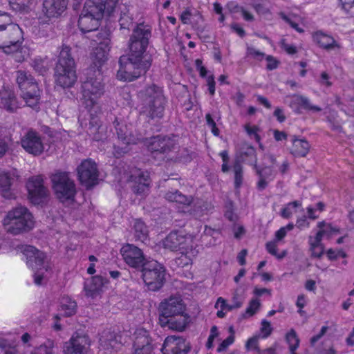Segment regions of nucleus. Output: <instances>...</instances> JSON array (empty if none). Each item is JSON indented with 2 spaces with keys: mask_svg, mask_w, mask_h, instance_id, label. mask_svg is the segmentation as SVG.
Masks as SVG:
<instances>
[{
  "mask_svg": "<svg viewBox=\"0 0 354 354\" xmlns=\"http://www.w3.org/2000/svg\"><path fill=\"white\" fill-rule=\"evenodd\" d=\"M132 354H156L149 333L144 328H137L133 333Z\"/></svg>",
  "mask_w": 354,
  "mask_h": 354,
  "instance_id": "15",
  "label": "nucleus"
},
{
  "mask_svg": "<svg viewBox=\"0 0 354 354\" xmlns=\"http://www.w3.org/2000/svg\"><path fill=\"white\" fill-rule=\"evenodd\" d=\"M144 282L151 290L155 291L162 287L165 281V270L156 261L146 262L142 266Z\"/></svg>",
  "mask_w": 354,
  "mask_h": 354,
  "instance_id": "12",
  "label": "nucleus"
},
{
  "mask_svg": "<svg viewBox=\"0 0 354 354\" xmlns=\"http://www.w3.org/2000/svg\"><path fill=\"white\" fill-rule=\"evenodd\" d=\"M295 225L292 223H288L287 225L281 227L275 232L274 240L277 242L281 241L287 234V233L293 230Z\"/></svg>",
  "mask_w": 354,
  "mask_h": 354,
  "instance_id": "53",
  "label": "nucleus"
},
{
  "mask_svg": "<svg viewBox=\"0 0 354 354\" xmlns=\"http://www.w3.org/2000/svg\"><path fill=\"white\" fill-rule=\"evenodd\" d=\"M219 155L221 157L222 160H223L221 170L224 173L227 172L230 170V167L228 166V161H229L228 153L227 151H222L220 152Z\"/></svg>",
  "mask_w": 354,
  "mask_h": 354,
  "instance_id": "60",
  "label": "nucleus"
},
{
  "mask_svg": "<svg viewBox=\"0 0 354 354\" xmlns=\"http://www.w3.org/2000/svg\"><path fill=\"white\" fill-rule=\"evenodd\" d=\"M326 255L328 259L335 260L339 257H345L346 254L342 250H333L329 249L326 251Z\"/></svg>",
  "mask_w": 354,
  "mask_h": 354,
  "instance_id": "56",
  "label": "nucleus"
},
{
  "mask_svg": "<svg viewBox=\"0 0 354 354\" xmlns=\"http://www.w3.org/2000/svg\"><path fill=\"white\" fill-rule=\"evenodd\" d=\"M259 337L253 336L248 339L245 343V348L248 351L257 349L258 346Z\"/></svg>",
  "mask_w": 354,
  "mask_h": 354,
  "instance_id": "62",
  "label": "nucleus"
},
{
  "mask_svg": "<svg viewBox=\"0 0 354 354\" xmlns=\"http://www.w3.org/2000/svg\"><path fill=\"white\" fill-rule=\"evenodd\" d=\"M281 46L289 55H294L297 52L294 45L287 44L285 40L281 41Z\"/></svg>",
  "mask_w": 354,
  "mask_h": 354,
  "instance_id": "63",
  "label": "nucleus"
},
{
  "mask_svg": "<svg viewBox=\"0 0 354 354\" xmlns=\"http://www.w3.org/2000/svg\"><path fill=\"white\" fill-rule=\"evenodd\" d=\"M17 82L26 104L30 107L35 106L39 100L40 91L32 77L24 71H18Z\"/></svg>",
  "mask_w": 354,
  "mask_h": 354,
  "instance_id": "11",
  "label": "nucleus"
},
{
  "mask_svg": "<svg viewBox=\"0 0 354 354\" xmlns=\"http://www.w3.org/2000/svg\"><path fill=\"white\" fill-rule=\"evenodd\" d=\"M52 187L56 197L62 203L73 201L76 187L67 172L56 171L50 176Z\"/></svg>",
  "mask_w": 354,
  "mask_h": 354,
  "instance_id": "10",
  "label": "nucleus"
},
{
  "mask_svg": "<svg viewBox=\"0 0 354 354\" xmlns=\"http://www.w3.org/2000/svg\"><path fill=\"white\" fill-rule=\"evenodd\" d=\"M106 283L107 281L100 276H95L86 279L84 283L86 295L91 297L96 296Z\"/></svg>",
  "mask_w": 354,
  "mask_h": 354,
  "instance_id": "29",
  "label": "nucleus"
},
{
  "mask_svg": "<svg viewBox=\"0 0 354 354\" xmlns=\"http://www.w3.org/2000/svg\"><path fill=\"white\" fill-rule=\"evenodd\" d=\"M100 21L95 17L86 15L84 12L82 11L78 20V26L82 32H91L97 28L100 25Z\"/></svg>",
  "mask_w": 354,
  "mask_h": 354,
  "instance_id": "30",
  "label": "nucleus"
},
{
  "mask_svg": "<svg viewBox=\"0 0 354 354\" xmlns=\"http://www.w3.org/2000/svg\"><path fill=\"white\" fill-rule=\"evenodd\" d=\"M124 262L130 267L140 268L146 263L142 250L132 244H126L120 250Z\"/></svg>",
  "mask_w": 354,
  "mask_h": 354,
  "instance_id": "18",
  "label": "nucleus"
},
{
  "mask_svg": "<svg viewBox=\"0 0 354 354\" xmlns=\"http://www.w3.org/2000/svg\"><path fill=\"white\" fill-rule=\"evenodd\" d=\"M339 3L344 12L354 17V0H339Z\"/></svg>",
  "mask_w": 354,
  "mask_h": 354,
  "instance_id": "51",
  "label": "nucleus"
},
{
  "mask_svg": "<svg viewBox=\"0 0 354 354\" xmlns=\"http://www.w3.org/2000/svg\"><path fill=\"white\" fill-rule=\"evenodd\" d=\"M289 97L290 99L289 105L297 113H300L301 109H304L313 113H317L322 111V108L313 104L310 100L305 96L293 95Z\"/></svg>",
  "mask_w": 354,
  "mask_h": 354,
  "instance_id": "23",
  "label": "nucleus"
},
{
  "mask_svg": "<svg viewBox=\"0 0 354 354\" xmlns=\"http://www.w3.org/2000/svg\"><path fill=\"white\" fill-rule=\"evenodd\" d=\"M120 24L121 28L124 29H129L130 27L133 26V18L129 15V10L126 6H124V10H122Z\"/></svg>",
  "mask_w": 354,
  "mask_h": 354,
  "instance_id": "45",
  "label": "nucleus"
},
{
  "mask_svg": "<svg viewBox=\"0 0 354 354\" xmlns=\"http://www.w3.org/2000/svg\"><path fill=\"white\" fill-rule=\"evenodd\" d=\"M151 32L142 25L133 31L130 39L129 54L120 59L117 77L120 80L133 81L145 73L150 66V57L146 53Z\"/></svg>",
  "mask_w": 354,
  "mask_h": 354,
  "instance_id": "2",
  "label": "nucleus"
},
{
  "mask_svg": "<svg viewBox=\"0 0 354 354\" xmlns=\"http://www.w3.org/2000/svg\"><path fill=\"white\" fill-rule=\"evenodd\" d=\"M310 145L306 140L294 139L291 153L295 156L305 157L309 152Z\"/></svg>",
  "mask_w": 354,
  "mask_h": 354,
  "instance_id": "34",
  "label": "nucleus"
},
{
  "mask_svg": "<svg viewBox=\"0 0 354 354\" xmlns=\"http://www.w3.org/2000/svg\"><path fill=\"white\" fill-rule=\"evenodd\" d=\"M161 351L163 354H187L188 347L183 337L169 336L165 339Z\"/></svg>",
  "mask_w": 354,
  "mask_h": 354,
  "instance_id": "21",
  "label": "nucleus"
},
{
  "mask_svg": "<svg viewBox=\"0 0 354 354\" xmlns=\"http://www.w3.org/2000/svg\"><path fill=\"white\" fill-rule=\"evenodd\" d=\"M313 41L320 48L326 50L339 49L340 46L330 35L323 32L322 31H317L313 34Z\"/></svg>",
  "mask_w": 354,
  "mask_h": 354,
  "instance_id": "28",
  "label": "nucleus"
},
{
  "mask_svg": "<svg viewBox=\"0 0 354 354\" xmlns=\"http://www.w3.org/2000/svg\"><path fill=\"white\" fill-rule=\"evenodd\" d=\"M18 173L16 169L0 170V194L7 199L14 198L15 193L12 185L18 179Z\"/></svg>",
  "mask_w": 354,
  "mask_h": 354,
  "instance_id": "17",
  "label": "nucleus"
},
{
  "mask_svg": "<svg viewBox=\"0 0 354 354\" xmlns=\"http://www.w3.org/2000/svg\"><path fill=\"white\" fill-rule=\"evenodd\" d=\"M53 342L48 340L35 349L32 354H53Z\"/></svg>",
  "mask_w": 354,
  "mask_h": 354,
  "instance_id": "50",
  "label": "nucleus"
},
{
  "mask_svg": "<svg viewBox=\"0 0 354 354\" xmlns=\"http://www.w3.org/2000/svg\"><path fill=\"white\" fill-rule=\"evenodd\" d=\"M327 121L330 127L334 130H339L341 128V121L338 119L337 114L334 111H330L327 115Z\"/></svg>",
  "mask_w": 354,
  "mask_h": 354,
  "instance_id": "52",
  "label": "nucleus"
},
{
  "mask_svg": "<svg viewBox=\"0 0 354 354\" xmlns=\"http://www.w3.org/2000/svg\"><path fill=\"white\" fill-rule=\"evenodd\" d=\"M247 54L248 56H250V57L255 58L258 60H261L265 56V55L262 52L258 50L257 49H256L253 47L248 48Z\"/></svg>",
  "mask_w": 354,
  "mask_h": 354,
  "instance_id": "61",
  "label": "nucleus"
},
{
  "mask_svg": "<svg viewBox=\"0 0 354 354\" xmlns=\"http://www.w3.org/2000/svg\"><path fill=\"white\" fill-rule=\"evenodd\" d=\"M243 303V301L239 300L235 296L233 297V303L232 304H229L223 297H219L214 304V308L217 309V317L219 318L225 317L227 313L241 308Z\"/></svg>",
  "mask_w": 354,
  "mask_h": 354,
  "instance_id": "26",
  "label": "nucleus"
},
{
  "mask_svg": "<svg viewBox=\"0 0 354 354\" xmlns=\"http://www.w3.org/2000/svg\"><path fill=\"white\" fill-rule=\"evenodd\" d=\"M322 239L317 236H310L308 238L309 250L311 256L315 258H320L324 252V246Z\"/></svg>",
  "mask_w": 354,
  "mask_h": 354,
  "instance_id": "35",
  "label": "nucleus"
},
{
  "mask_svg": "<svg viewBox=\"0 0 354 354\" xmlns=\"http://www.w3.org/2000/svg\"><path fill=\"white\" fill-rule=\"evenodd\" d=\"M260 337L263 339L268 338L272 333L273 328L271 323L266 319H262L259 329Z\"/></svg>",
  "mask_w": 354,
  "mask_h": 354,
  "instance_id": "48",
  "label": "nucleus"
},
{
  "mask_svg": "<svg viewBox=\"0 0 354 354\" xmlns=\"http://www.w3.org/2000/svg\"><path fill=\"white\" fill-rule=\"evenodd\" d=\"M90 346L89 338L85 335H74L65 342L64 354H88Z\"/></svg>",
  "mask_w": 354,
  "mask_h": 354,
  "instance_id": "19",
  "label": "nucleus"
},
{
  "mask_svg": "<svg viewBox=\"0 0 354 354\" xmlns=\"http://www.w3.org/2000/svg\"><path fill=\"white\" fill-rule=\"evenodd\" d=\"M219 337V331L216 326H213L210 329V334L208 337L206 346L210 349L214 347V340Z\"/></svg>",
  "mask_w": 354,
  "mask_h": 354,
  "instance_id": "55",
  "label": "nucleus"
},
{
  "mask_svg": "<svg viewBox=\"0 0 354 354\" xmlns=\"http://www.w3.org/2000/svg\"><path fill=\"white\" fill-rule=\"evenodd\" d=\"M82 11L84 12L86 15H91L101 20L104 13H107L106 4V2L103 3L102 0H87L85 2Z\"/></svg>",
  "mask_w": 354,
  "mask_h": 354,
  "instance_id": "27",
  "label": "nucleus"
},
{
  "mask_svg": "<svg viewBox=\"0 0 354 354\" xmlns=\"http://www.w3.org/2000/svg\"><path fill=\"white\" fill-rule=\"evenodd\" d=\"M68 0H45L43 12L49 18L61 15L66 9Z\"/></svg>",
  "mask_w": 354,
  "mask_h": 354,
  "instance_id": "24",
  "label": "nucleus"
},
{
  "mask_svg": "<svg viewBox=\"0 0 354 354\" xmlns=\"http://www.w3.org/2000/svg\"><path fill=\"white\" fill-rule=\"evenodd\" d=\"M28 198L34 204H39L46 197L48 189L44 185V180L41 176L30 178L26 184Z\"/></svg>",
  "mask_w": 354,
  "mask_h": 354,
  "instance_id": "16",
  "label": "nucleus"
},
{
  "mask_svg": "<svg viewBox=\"0 0 354 354\" xmlns=\"http://www.w3.org/2000/svg\"><path fill=\"white\" fill-rule=\"evenodd\" d=\"M266 60L267 62L268 69L273 70L277 68L279 62L274 57L271 55H268L266 57Z\"/></svg>",
  "mask_w": 354,
  "mask_h": 354,
  "instance_id": "64",
  "label": "nucleus"
},
{
  "mask_svg": "<svg viewBox=\"0 0 354 354\" xmlns=\"http://www.w3.org/2000/svg\"><path fill=\"white\" fill-rule=\"evenodd\" d=\"M245 129L248 135L251 138H254L257 142L260 141V136L259 135L260 129L259 128V127L256 125H252L250 124H247L245 125Z\"/></svg>",
  "mask_w": 354,
  "mask_h": 354,
  "instance_id": "54",
  "label": "nucleus"
},
{
  "mask_svg": "<svg viewBox=\"0 0 354 354\" xmlns=\"http://www.w3.org/2000/svg\"><path fill=\"white\" fill-rule=\"evenodd\" d=\"M140 111L151 118L161 117L165 97L160 88L152 85L140 91Z\"/></svg>",
  "mask_w": 354,
  "mask_h": 354,
  "instance_id": "8",
  "label": "nucleus"
},
{
  "mask_svg": "<svg viewBox=\"0 0 354 354\" xmlns=\"http://www.w3.org/2000/svg\"><path fill=\"white\" fill-rule=\"evenodd\" d=\"M32 66L39 73H44L47 69V63L45 60L41 59H35L33 62Z\"/></svg>",
  "mask_w": 354,
  "mask_h": 354,
  "instance_id": "57",
  "label": "nucleus"
},
{
  "mask_svg": "<svg viewBox=\"0 0 354 354\" xmlns=\"http://www.w3.org/2000/svg\"><path fill=\"white\" fill-rule=\"evenodd\" d=\"M302 209V204L299 201H295L285 205L281 211V216L284 218H289Z\"/></svg>",
  "mask_w": 354,
  "mask_h": 354,
  "instance_id": "38",
  "label": "nucleus"
},
{
  "mask_svg": "<svg viewBox=\"0 0 354 354\" xmlns=\"http://www.w3.org/2000/svg\"><path fill=\"white\" fill-rule=\"evenodd\" d=\"M126 342L122 334L104 331L100 339V346L104 350H118Z\"/></svg>",
  "mask_w": 354,
  "mask_h": 354,
  "instance_id": "22",
  "label": "nucleus"
},
{
  "mask_svg": "<svg viewBox=\"0 0 354 354\" xmlns=\"http://www.w3.org/2000/svg\"><path fill=\"white\" fill-rule=\"evenodd\" d=\"M23 39L22 30L16 24H9L0 30V48L5 53H15V60L19 62L29 56L28 48H19Z\"/></svg>",
  "mask_w": 354,
  "mask_h": 354,
  "instance_id": "6",
  "label": "nucleus"
},
{
  "mask_svg": "<svg viewBox=\"0 0 354 354\" xmlns=\"http://www.w3.org/2000/svg\"><path fill=\"white\" fill-rule=\"evenodd\" d=\"M115 128L118 143L114 147L113 155L120 158L129 151L131 145L136 144L138 139L131 135L126 124H118Z\"/></svg>",
  "mask_w": 354,
  "mask_h": 354,
  "instance_id": "13",
  "label": "nucleus"
},
{
  "mask_svg": "<svg viewBox=\"0 0 354 354\" xmlns=\"http://www.w3.org/2000/svg\"><path fill=\"white\" fill-rule=\"evenodd\" d=\"M132 230L135 238L145 242L148 237V229L145 223L140 219H134L132 223Z\"/></svg>",
  "mask_w": 354,
  "mask_h": 354,
  "instance_id": "36",
  "label": "nucleus"
},
{
  "mask_svg": "<svg viewBox=\"0 0 354 354\" xmlns=\"http://www.w3.org/2000/svg\"><path fill=\"white\" fill-rule=\"evenodd\" d=\"M325 205L319 202L314 205H310L306 208L307 218L312 220L317 219L320 213L324 210Z\"/></svg>",
  "mask_w": 354,
  "mask_h": 354,
  "instance_id": "44",
  "label": "nucleus"
},
{
  "mask_svg": "<svg viewBox=\"0 0 354 354\" xmlns=\"http://www.w3.org/2000/svg\"><path fill=\"white\" fill-rule=\"evenodd\" d=\"M3 226L10 234H22L34 229L35 218L26 207L19 205L7 212L3 220Z\"/></svg>",
  "mask_w": 354,
  "mask_h": 354,
  "instance_id": "5",
  "label": "nucleus"
},
{
  "mask_svg": "<svg viewBox=\"0 0 354 354\" xmlns=\"http://www.w3.org/2000/svg\"><path fill=\"white\" fill-rule=\"evenodd\" d=\"M277 246H278V242L276 241L275 240L269 241L266 243L267 251L272 255L275 256L277 259H281L286 256V252L283 251L281 253H278L277 252Z\"/></svg>",
  "mask_w": 354,
  "mask_h": 354,
  "instance_id": "47",
  "label": "nucleus"
},
{
  "mask_svg": "<svg viewBox=\"0 0 354 354\" xmlns=\"http://www.w3.org/2000/svg\"><path fill=\"white\" fill-rule=\"evenodd\" d=\"M9 24H13L10 16L6 12H0V30Z\"/></svg>",
  "mask_w": 354,
  "mask_h": 354,
  "instance_id": "59",
  "label": "nucleus"
},
{
  "mask_svg": "<svg viewBox=\"0 0 354 354\" xmlns=\"http://www.w3.org/2000/svg\"><path fill=\"white\" fill-rule=\"evenodd\" d=\"M21 143L26 152L34 156H39L44 151L41 137L33 131L27 132L21 138Z\"/></svg>",
  "mask_w": 354,
  "mask_h": 354,
  "instance_id": "20",
  "label": "nucleus"
},
{
  "mask_svg": "<svg viewBox=\"0 0 354 354\" xmlns=\"http://www.w3.org/2000/svg\"><path fill=\"white\" fill-rule=\"evenodd\" d=\"M317 227L319 230L315 236L322 240L324 238L330 239L339 234V229L337 227L325 221L317 223Z\"/></svg>",
  "mask_w": 354,
  "mask_h": 354,
  "instance_id": "31",
  "label": "nucleus"
},
{
  "mask_svg": "<svg viewBox=\"0 0 354 354\" xmlns=\"http://www.w3.org/2000/svg\"><path fill=\"white\" fill-rule=\"evenodd\" d=\"M234 173V184L236 188L239 187L243 182V169L239 162H236L233 165Z\"/></svg>",
  "mask_w": 354,
  "mask_h": 354,
  "instance_id": "49",
  "label": "nucleus"
},
{
  "mask_svg": "<svg viewBox=\"0 0 354 354\" xmlns=\"http://www.w3.org/2000/svg\"><path fill=\"white\" fill-rule=\"evenodd\" d=\"M159 323L162 327L182 331L188 322L185 305L180 297H170L160 304Z\"/></svg>",
  "mask_w": 354,
  "mask_h": 354,
  "instance_id": "3",
  "label": "nucleus"
},
{
  "mask_svg": "<svg viewBox=\"0 0 354 354\" xmlns=\"http://www.w3.org/2000/svg\"><path fill=\"white\" fill-rule=\"evenodd\" d=\"M23 254L26 258L28 266L36 270L34 275L35 283L40 285L44 279L48 277L49 263L46 261V255L32 245H26L23 248Z\"/></svg>",
  "mask_w": 354,
  "mask_h": 354,
  "instance_id": "9",
  "label": "nucleus"
},
{
  "mask_svg": "<svg viewBox=\"0 0 354 354\" xmlns=\"http://www.w3.org/2000/svg\"><path fill=\"white\" fill-rule=\"evenodd\" d=\"M254 167L257 169V165H254ZM257 173L259 175V180L258 182V188L259 189H263L268 185V180H270L273 176V171L270 167H265L261 170L257 169Z\"/></svg>",
  "mask_w": 354,
  "mask_h": 354,
  "instance_id": "40",
  "label": "nucleus"
},
{
  "mask_svg": "<svg viewBox=\"0 0 354 354\" xmlns=\"http://www.w3.org/2000/svg\"><path fill=\"white\" fill-rule=\"evenodd\" d=\"M279 16L283 19L286 22L290 24V26L294 28L296 31L299 33H302L304 32V29L299 26V24H303V19L300 17L294 16L292 17L286 16L283 12H280Z\"/></svg>",
  "mask_w": 354,
  "mask_h": 354,
  "instance_id": "43",
  "label": "nucleus"
},
{
  "mask_svg": "<svg viewBox=\"0 0 354 354\" xmlns=\"http://www.w3.org/2000/svg\"><path fill=\"white\" fill-rule=\"evenodd\" d=\"M261 306V303L259 298H252L248 302L245 312L242 314V317L243 319H248L253 317L259 311Z\"/></svg>",
  "mask_w": 354,
  "mask_h": 354,
  "instance_id": "39",
  "label": "nucleus"
},
{
  "mask_svg": "<svg viewBox=\"0 0 354 354\" xmlns=\"http://www.w3.org/2000/svg\"><path fill=\"white\" fill-rule=\"evenodd\" d=\"M76 307L75 301L68 297H64L60 303V314L64 316H71L76 313Z\"/></svg>",
  "mask_w": 354,
  "mask_h": 354,
  "instance_id": "37",
  "label": "nucleus"
},
{
  "mask_svg": "<svg viewBox=\"0 0 354 354\" xmlns=\"http://www.w3.org/2000/svg\"><path fill=\"white\" fill-rule=\"evenodd\" d=\"M163 245L165 248L180 251L181 255L176 263L182 267L191 264L198 253L196 236L183 232L169 234L163 241Z\"/></svg>",
  "mask_w": 354,
  "mask_h": 354,
  "instance_id": "4",
  "label": "nucleus"
},
{
  "mask_svg": "<svg viewBox=\"0 0 354 354\" xmlns=\"http://www.w3.org/2000/svg\"><path fill=\"white\" fill-rule=\"evenodd\" d=\"M55 78L56 84L64 88L73 87L77 82L75 61L71 57V48L67 46H63L59 53Z\"/></svg>",
  "mask_w": 354,
  "mask_h": 354,
  "instance_id": "7",
  "label": "nucleus"
},
{
  "mask_svg": "<svg viewBox=\"0 0 354 354\" xmlns=\"http://www.w3.org/2000/svg\"><path fill=\"white\" fill-rule=\"evenodd\" d=\"M0 107L9 111L17 108L16 100L11 90L4 88L0 91Z\"/></svg>",
  "mask_w": 354,
  "mask_h": 354,
  "instance_id": "32",
  "label": "nucleus"
},
{
  "mask_svg": "<svg viewBox=\"0 0 354 354\" xmlns=\"http://www.w3.org/2000/svg\"><path fill=\"white\" fill-rule=\"evenodd\" d=\"M134 185L133 186V192L141 196H145L149 191V176L147 171H137L136 174L132 176Z\"/></svg>",
  "mask_w": 354,
  "mask_h": 354,
  "instance_id": "25",
  "label": "nucleus"
},
{
  "mask_svg": "<svg viewBox=\"0 0 354 354\" xmlns=\"http://www.w3.org/2000/svg\"><path fill=\"white\" fill-rule=\"evenodd\" d=\"M111 32L101 30L97 35L98 45L91 54L92 64L86 80L81 86V102L88 111L95 113L99 110V100L104 93L101 67L107 61L111 49Z\"/></svg>",
  "mask_w": 354,
  "mask_h": 354,
  "instance_id": "1",
  "label": "nucleus"
},
{
  "mask_svg": "<svg viewBox=\"0 0 354 354\" xmlns=\"http://www.w3.org/2000/svg\"><path fill=\"white\" fill-rule=\"evenodd\" d=\"M234 342V335H230L228 337H227L225 339L222 341V342L219 344L218 347L217 348L218 352H222L227 349V348L232 345Z\"/></svg>",
  "mask_w": 354,
  "mask_h": 354,
  "instance_id": "58",
  "label": "nucleus"
},
{
  "mask_svg": "<svg viewBox=\"0 0 354 354\" xmlns=\"http://www.w3.org/2000/svg\"><path fill=\"white\" fill-rule=\"evenodd\" d=\"M10 7L16 11H27L32 0H8Z\"/></svg>",
  "mask_w": 354,
  "mask_h": 354,
  "instance_id": "46",
  "label": "nucleus"
},
{
  "mask_svg": "<svg viewBox=\"0 0 354 354\" xmlns=\"http://www.w3.org/2000/svg\"><path fill=\"white\" fill-rule=\"evenodd\" d=\"M165 198L171 202H176L180 204L188 205L192 202V198L185 195L182 194L178 191L169 192L166 194Z\"/></svg>",
  "mask_w": 354,
  "mask_h": 354,
  "instance_id": "41",
  "label": "nucleus"
},
{
  "mask_svg": "<svg viewBox=\"0 0 354 354\" xmlns=\"http://www.w3.org/2000/svg\"><path fill=\"white\" fill-rule=\"evenodd\" d=\"M286 339L289 345L290 354H297L295 351L299 347V339L294 329H290L286 333Z\"/></svg>",
  "mask_w": 354,
  "mask_h": 354,
  "instance_id": "42",
  "label": "nucleus"
},
{
  "mask_svg": "<svg viewBox=\"0 0 354 354\" xmlns=\"http://www.w3.org/2000/svg\"><path fill=\"white\" fill-rule=\"evenodd\" d=\"M169 142V140L166 138H161L160 136H156L151 138L150 140H147L146 141V145L149 150L151 152H165L168 148V143Z\"/></svg>",
  "mask_w": 354,
  "mask_h": 354,
  "instance_id": "33",
  "label": "nucleus"
},
{
  "mask_svg": "<svg viewBox=\"0 0 354 354\" xmlns=\"http://www.w3.org/2000/svg\"><path fill=\"white\" fill-rule=\"evenodd\" d=\"M77 176L81 184L87 188L97 183L98 170L96 163L91 159L83 160L78 166Z\"/></svg>",
  "mask_w": 354,
  "mask_h": 354,
  "instance_id": "14",
  "label": "nucleus"
}]
</instances>
